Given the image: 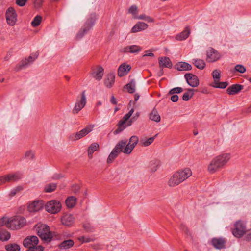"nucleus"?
Wrapping results in <instances>:
<instances>
[{"instance_id":"obj_44","label":"nucleus","mask_w":251,"mask_h":251,"mask_svg":"<svg viewBox=\"0 0 251 251\" xmlns=\"http://www.w3.org/2000/svg\"><path fill=\"white\" fill-rule=\"evenodd\" d=\"M56 185L55 183H50L47 185L44 188L46 192L50 193L55 190L56 188Z\"/></svg>"},{"instance_id":"obj_55","label":"nucleus","mask_w":251,"mask_h":251,"mask_svg":"<svg viewBox=\"0 0 251 251\" xmlns=\"http://www.w3.org/2000/svg\"><path fill=\"white\" fill-rule=\"evenodd\" d=\"M135 115H136V116L132 117L131 119L130 120V121L128 122V123L127 124L128 126L131 125L133 122L136 121L138 117L139 116V113L137 112Z\"/></svg>"},{"instance_id":"obj_56","label":"nucleus","mask_w":251,"mask_h":251,"mask_svg":"<svg viewBox=\"0 0 251 251\" xmlns=\"http://www.w3.org/2000/svg\"><path fill=\"white\" fill-rule=\"evenodd\" d=\"M27 0H16V4L20 6H24Z\"/></svg>"},{"instance_id":"obj_40","label":"nucleus","mask_w":251,"mask_h":251,"mask_svg":"<svg viewBox=\"0 0 251 251\" xmlns=\"http://www.w3.org/2000/svg\"><path fill=\"white\" fill-rule=\"evenodd\" d=\"M77 240L81 244L87 243L94 241V239L89 236H79L77 238Z\"/></svg>"},{"instance_id":"obj_30","label":"nucleus","mask_w":251,"mask_h":251,"mask_svg":"<svg viewBox=\"0 0 251 251\" xmlns=\"http://www.w3.org/2000/svg\"><path fill=\"white\" fill-rule=\"evenodd\" d=\"M115 76L113 74L107 75L104 80V84L108 88H111L114 83Z\"/></svg>"},{"instance_id":"obj_4","label":"nucleus","mask_w":251,"mask_h":251,"mask_svg":"<svg viewBox=\"0 0 251 251\" xmlns=\"http://www.w3.org/2000/svg\"><path fill=\"white\" fill-rule=\"evenodd\" d=\"M26 224V219L20 216L12 217L5 222L6 226L11 230H18L22 228Z\"/></svg>"},{"instance_id":"obj_1","label":"nucleus","mask_w":251,"mask_h":251,"mask_svg":"<svg viewBox=\"0 0 251 251\" xmlns=\"http://www.w3.org/2000/svg\"><path fill=\"white\" fill-rule=\"evenodd\" d=\"M231 158L229 153H224L214 157L207 166V171L210 174H214L220 169L224 168Z\"/></svg>"},{"instance_id":"obj_43","label":"nucleus","mask_w":251,"mask_h":251,"mask_svg":"<svg viewBox=\"0 0 251 251\" xmlns=\"http://www.w3.org/2000/svg\"><path fill=\"white\" fill-rule=\"evenodd\" d=\"M42 20V18L41 16H39V15H37L34 18V19L33 20V21H32V22L31 23L32 26L33 27H36V26H38L40 24Z\"/></svg>"},{"instance_id":"obj_47","label":"nucleus","mask_w":251,"mask_h":251,"mask_svg":"<svg viewBox=\"0 0 251 251\" xmlns=\"http://www.w3.org/2000/svg\"><path fill=\"white\" fill-rule=\"evenodd\" d=\"M183 91V89L181 87H176L172 89L169 91V94L173 95L176 93H180Z\"/></svg>"},{"instance_id":"obj_63","label":"nucleus","mask_w":251,"mask_h":251,"mask_svg":"<svg viewBox=\"0 0 251 251\" xmlns=\"http://www.w3.org/2000/svg\"><path fill=\"white\" fill-rule=\"evenodd\" d=\"M145 56H151V57H153L154 56V54L152 53H147V54H145L143 55V57H145Z\"/></svg>"},{"instance_id":"obj_6","label":"nucleus","mask_w":251,"mask_h":251,"mask_svg":"<svg viewBox=\"0 0 251 251\" xmlns=\"http://www.w3.org/2000/svg\"><path fill=\"white\" fill-rule=\"evenodd\" d=\"M96 19L95 14L91 15L84 24L82 27L76 35V38L79 39L81 38L85 34H86L94 25L95 21Z\"/></svg>"},{"instance_id":"obj_32","label":"nucleus","mask_w":251,"mask_h":251,"mask_svg":"<svg viewBox=\"0 0 251 251\" xmlns=\"http://www.w3.org/2000/svg\"><path fill=\"white\" fill-rule=\"evenodd\" d=\"M192 63L196 67L200 70L203 69L205 67L204 61L201 59H194L192 60Z\"/></svg>"},{"instance_id":"obj_23","label":"nucleus","mask_w":251,"mask_h":251,"mask_svg":"<svg viewBox=\"0 0 251 251\" xmlns=\"http://www.w3.org/2000/svg\"><path fill=\"white\" fill-rule=\"evenodd\" d=\"M148 27V25L144 22H138L132 28L131 30V33H136L146 29Z\"/></svg>"},{"instance_id":"obj_34","label":"nucleus","mask_w":251,"mask_h":251,"mask_svg":"<svg viewBox=\"0 0 251 251\" xmlns=\"http://www.w3.org/2000/svg\"><path fill=\"white\" fill-rule=\"evenodd\" d=\"M11 237L10 233L6 229L0 228V240L5 241L8 240Z\"/></svg>"},{"instance_id":"obj_21","label":"nucleus","mask_w":251,"mask_h":251,"mask_svg":"<svg viewBox=\"0 0 251 251\" xmlns=\"http://www.w3.org/2000/svg\"><path fill=\"white\" fill-rule=\"evenodd\" d=\"M38 55V52H36L35 53H32L27 59H25V60H23L20 64V68L32 63L37 58Z\"/></svg>"},{"instance_id":"obj_35","label":"nucleus","mask_w":251,"mask_h":251,"mask_svg":"<svg viewBox=\"0 0 251 251\" xmlns=\"http://www.w3.org/2000/svg\"><path fill=\"white\" fill-rule=\"evenodd\" d=\"M76 202V198L74 196H70L68 197L65 201L66 206L68 208L74 207L75 205Z\"/></svg>"},{"instance_id":"obj_22","label":"nucleus","mask_w":251,"mask_h":251,"mask_svg":"<svg viewBox=\"0 0 251 251\" xmlns=\"http://www.w3.org/2000/svg\"><path fill=\"white\" fill-rule=\"evenodd\" d=\"M211 242L213 246L216 249H221L225 247L226 240L224 238H214Z\"/></svg>"},{"instance_id":"obj_53","label":"nucleus","mask_w":251,"mask_h":251,"mask_svg":"<svg viewBox=\"0 0 251 251\" xmlns=\"http://www.w3.org/2000/svg\"><path fill=\"white\" fill-rule=\"evenodd\" d=\"M34 155L33 152L31 151H28L25 153V157L28 159H33Z\"/></svg>"},{"instance_id":"obj_8","label":"nucleus","mask_w":251,"mask_h":251,"mask_svg":"<svg viewBox=\"0 0 251 251\" xmlns=\"http://www.w3.org/2000/svg\"><path fill=\"white\" fill-rule=\"evenodd\" d=\"M86 97L85 91H83L80 96H78L75 105L72 110L74 114H77L86 105Z\"/></svg>"},{"instance_id":"obj_5","label":"nucleus","mask_w":251,"mask_h":251,"mask_svg":"<svg viewBox=\"0 0 251 251\" xmlns=\"http://www.w3.org/2000/svg\"><path fill=\"white\" fill-rule=\"evenodd\" d=\"M36 231L38 236L42 240L47 242H49L51 241L53 234L50 231L48 226L41 224L37 226Z\"/></svg>"},{"instance_id":"obj_28","label":"nucleus","mask_w":251,"mask_h":251,"mask_svg":"<svg viewBox=\"0 0 251 251\" xmlns=\"http://www.w3.org/2000/svg\"><path fill=\"white\" fill-rule=\"evenodd\" d=\"M7 182H11L18 180L22 177V175L20 173L16 172L13 174H9L5 175Z\"/></svg>"},{"instance_id":"obj_3","label":"nucleus","mask_w":251,"mask_h":251,"mask_svg":"<svg viewBox=\"0 0 251 251\" xmlns=\"http://www.w3.org/2000/svg\"><path fill=\"white\" fill-rule=\"evenodd\" d=\"M127 140H123L119 141L113 149L107 158V163H111L118 155L120 152H124L126 154H129L131 152H127L126 149Z\"/></svg>"},{"instance_id":"obj_49","label":"nucleus","mask_w":251,"mask_h":251,"mask_svg":"<svg viewBox=\"0 0 251 251\" xmlns=\"http://www.w3.org/2000/svg\"><path fill=\"white\" fill-rule=\"evenodd\" d=\"M137 7L135 5L131 6L129 9V12L133 15L134 18V16H137Z\"/></svg>"},{"instance_id":"obj_62","label":"nucleus","mask_w":251,"mask_h":251,"mask_svg":"<svg viewBox=\"0 0 251 251\" xmlns=\"http://www.w3.org/2000/svg\"><path fill=\"white\" fill-rule=\"evenodd\" d=\"M110 102L113 104H116L117 103L116 99L113 96L111 98Z\"/></svg>"},{"instance_id":"obj_7","label":"nucleus","mask_w":251,"mask_h":251,"mask_svg":"<svg viewBox=\"0 0 251 251\" xmlns=\"http://www.w3.org/2000/svg\"><path fill=\"white\" fill-rule=\"evenodd\" d=\"M246 232V226L243 221L239 220L234 224V228L232 229V234L235 237L240 238L243 236Z\"/></svg>"},{"instance_id":"obj_33","label":"nucleus","mask_w":251,"mask_h":251,"mask_svg":"<svg viewBox=\"0 0 251 251\" xmlns=\"http://www.w3.org/2000/svg\"><path fill=\"white\" fill-rule=\"evenodd\" d=\"M99 148V145L96 143L91 144L88 149V157L90 159L92 158V154L94 151H97Z\"/></svg>"},{"instance_id":"obj_57","label":"nucleus","mask_w":251,"mask_h":251,"mask_svg":"<svg viewBox=\"0 0 251 251\" xmlns=\"http://www.w3.org/2000/svg\"><path fill=\"white\" fill-rule=\"evenodd\" d=\"M80 189V186L78 185H74L72 186V190L74 193H76L79 191Z\"/></svg>"},{"instance_id":"obj_36","label":"nucleus","mask_w":251,"mask_h":251,"mask_svg":"<svg viewBox=\"0 0 251 251\" xmlns=\"http://www.w3.org/2000/svg\"><path fill=\"white\" fill-rule=\"evenodd\" d=\"M134 112V109L131 108L128 113L126 114L123 119L119 122V126H122L123 125L125 124L126 121L129 119V118L131 116L133 113Z\"/></svg>"},{"instance_id":"obj_39","label":"nucleus","mask_w":251,"mask_h":251,"mask_svg":"<svg viewBox=\"0 0 251 251\" xmlns=\"http://www.w3.org/2000/svg\"><path fill=\"white\" fill-rule=\"evenodd\" d=\"M155 137H150L147 139H142L140 141V144L142 146L147 147L150 145L154 140Z\"/></svg>"},{"instance_id":"obj_64","label":"nucleus","mask_w":251,"mask_h":251,"mask_svg":"<svg viewBox=\"0 0 251 251\" xmlns=\"http://www.w3.org/2000/svg\"><path fill=\"white\" fill-rule=\"evenodd\" d=\"M246 240L247 241H251V233L248 234L246 236Z\"/></svg>"},{"instance_id":"obj_61","label":"nucleus","mask_w":251,"mask_h":251,"mask_svg":"<svg viewBox=\"0 0 251 251\" xmlns=\"http://www.w3.org/2000/svg\"><path fill=\"white\" fill-rule=\"evenodd\" d=\"M145 21H146L148 22L153 23L154 22L155 20L153 18L147 16Z\"/></svg>"},{"instance_id":"obj_60","label":"nucleus","mask_w":251,"mask_h":251,"mask_svg":"<svg viewBox=\"0 0 251 251\" xmlns=\"http://www.w3.org/2000/svg\"><path fill=\"white\" fill-rule=\"evenodd\" d=\"M147 16L145 14H142L139 16H134V18L145 20Z\"/></svg>"},{"instance_id":"obj_46","label":"nucleus","mask_w":251,"mask_h":251,"mask_svg":"<svg viewBox=\"0 0 251 251\" xmlns=\"http://www.w3.org/2000/svg\"><path fill=\"white\" fill-rule=\"evenodd\" d=\"M23 187L21 186H18L16 187V188L13 189L10 193V196L11 197L14 196L17 193L20 192L23 190Z\"/></svg>"},{"instance_id":"obj_31","label":"nucleus","mask_w":251,"mask_h":251,"mask_svg":"<svg viewBox=\"0 0 251 251\" xmlns=\"http://www.w3.org/2000/svg\"><path fill=\"white\" fill-rule=\"evenodd\" d=\"M176 67L177 70L179 71H186L190 70L192 69V66L186 62H179L176 64Z\"/></svg>"},{"instance_id":"obj_50","label":"nucleus","mask_w":251,"mask_h":251,"mask_svg":"<svg viewBox=\"0 0 251 251\" xmlns=\"http://www.w3.org/2000/svg\"><path fill=\"white\" fill-rule=\"evenodd\" d=\"M26 251H43V248L41 246L36 245L29 248Z\"/></svg>"},{"instance_id":"obj_59","label":"nucleus","mask_w":251,"mask_h":251,"mask_svg":"<svg viewBox=\"0 0 251 251\" xmlns=\"http://www.w3.org/2000/svg\"><path fill=\"white\" fill-rule=\"evenodd\" d=\"M178 96L177 95H173L171 97V100L173 102H176L178 101Z\"/></svg>"},{"instance_id":"obj_12","label":"nucleus","mask_w":251,"mask_h":251,"mask_svg":"<svg viewBox=\"0 0 251 251\" xmlns=\"http://www.w3.org/2000/svg\"><path fill=\"white\" fill-rule=\"evenodd\" d=\"M6 19L9 25L13 26L15 24L17 21V14L13 7H9L6 10Z\"/></svg>"},{"instance_id":"obj_11","label":"nucleus","mask_w":251,"mask_h":251,"mask_svg":"<svg viewBox=\"0 0 251 251\" xmlns=\"http://www.w3.org/2000/svg\"><path fill=\"white\" fill-rule=\"evenodd\" d=\"M212 76L214 79V82L211 86L215 88H225L227 85L226 82L219 81L220 78V72L218 70H215L213 71Z\"/></svg>"},{"instance_id":"obj_2","label":"nucleus","mask_w":251,"mask_h":251,"mask_svg":"<svg viewBox=\"0 0 251 251\" xmlns=\"http://www.w3.org/2000/svg\"><path fill=\"white\" fill-rule=\"evenodd\" d=\"M192 175V171L188 168L179 170L171 176L168 180V185L171 187H176L186 180Z\"/></svg>"},{"instance_id":"obj_45","label":"nucleus","mask_w":251,"mask_h":251,"mask_svg":"<svg viewBox=\"0 0 251 251\" xmlns=\"http://www.w3.org/2000/svg\"><path fill=\"white\" fill-rule=\"evenodd\" d=\"M6 249L7 251H19L20 248L17 244H13L7 245Z\"/></svg>"},{"instance_id":"obj_19","label":"nucleus","mask_w":251,"mask_h":251,"mask_svg":"<svg viewBox=\"0 0 251 251\" xmlns=\"http://www.w3.org/2000/svg\"><path fill=\"white\" fill-rule=\"evenodd\" d=\"M75 222V217L70 214H66L61 218V223L66 226H71Z\"/></svg>"},{"instance_id":"obj_9","label":"nucleus","mask_w":251,"mask_h":251,"mask_svg":"<svg viewBox=\"0 0 251 251\" xmlns=\"http://www.w3.org/2000/svg\"><path fill=\"white\" fill-rule=\"evenodd\" d=\"M61 204L57 200H51L48 201L45 205L46 210L51 214L58 213L61 209Z\"/></svg>"},{"instance_id":"obj_52","label":"nucleus","mask_w":251,"mask_h":251,"mask_svg":"<svg viewBox=\"0 0 251 251\" xmlns=\"http://www.w3.org/2000/svg\"><path fill=\"white\" fill-rule=\"evenodd\" d=\"M83 228L87 232H92L93 230V228L91 226L89 223L84 224Z\"/></svg>"},{"instance_id":"obj_37","label":"nucleus","mask_w":251,"mask_h":251,"mask_svg":"<svg viewBox=\"0 0 251 251\" xmlns=\"http://www.w3.org/2000/svg\"><path fill=\"white\" fill-rule=\"evenodd\" d=\"M135 87L136 82L134 80H131L129 83L127 84L125 86V88H126L129 93H134L135 91Z\"/></svg>"},{"instance_id":"obj_13","label":"nucleus","mask_w":251,"mask_h":251,"mask_svg":"<svg viewBox=\"0 0 251 251\" xmlns=\"http://www.w3.org/2000/svg\"><path fill=\"white\" fill-rule=\"evenodd\" d=\"M104 69L100 66L94 67L90 73L91 76L98 81H100L102 79Z\"/></svg>"},{"instance_id":"obj_42","label":"nucleus","mask_w":251,"mask_h":251,"mask_svg":"<svg viewBox=\"0 0 251 251\" xmlns=\"http://www.w3.org/2000/svg\"><path fill=\"white\" fill-rule=\"evenodd\" d=\"M193 89H189L188 90V92L185 93L183 94L182 96V99L184 101H187L193 97Z\"/></svg>"},{"instance_id":"obj_14","label":"nucleus","mask_w":251,"mask_h":251,"mask_svg":"<svg viewBox=\"0 0 251 251\" xmlns=\"http://www.w3.org/2000/svg\"><path fill=\"white\" fill-rule=\"evenodd\" d=\"M187 83L192 87H197L199 85V79L196 75L189 73L184 75Z\"/></svg>"},{"instance_id":"obj_16","label":"nucleus","mask_w":251,"mask_h":251,"mask_svg":"<svg viewBox=\"0 0 251 251\" xmlns=\"http://www.w3.org/2000/svg\"><path fill=\"white\" fill-rule=\"evenodd\" d=\"M220 58V55L215 49L211 48L207 51L206 61L207 62H215Z\"/></svg>"},{"instance_id":"obj_58","label":"nucleus","mask_w":251,"mask_h":251,"mask_svg":"<svg viewBox=\"0 0 251 251\" xmlns=\"http://www.w3.org/2000/svg\"><path fill=\"white\" fill-rule=\"evenodd\" d=\"M6 182H7L5 175L0 177V185L4 184Z\"/></svg>"},{"instance_id":"obj_26","label":"nucleus","mask_w":251,"mask_h":251,"mask_svg":"<svg viewBox=\"0 0 251 251\" xmlns=\"http://www.w3.org/2000/svg\"><path fill=\"white\" fill-rule=\"evenodd\" d=\"M141 50V48L137 45H131L125 47L122 51L126 53H137Z\"/></svg>"},{"instance_id":"obj_38","label":"nucleus","mask_w":251,"mask_h":251,"mask_svg":"<svg viewBox=\"0 0 251 251\" xmlns=\"http://www.w3.org/2000/svg\"><path fill=\"white\" fill-rule=\"evenodd\" d=\"M150 119L152 121L158 122L160 121V116L158 112L153 109L150 114Z\"/></svg>"},{"instance_id":"obj_41","label":"nucleus","mask_w":251,"mask_h":251,"mask_svg":"<svg viewBox=\"0 0 251 251\" xmlns=\"http://www.w3.org/2000/svg\"><path fill=\"white\" fill-rule=\"evenodd\" d=\"M74 244V242L72 240H65L61 243L60 247V248L67 249L72 247Z\"/></svg>"},{"instance_id":"obj_10","label":"nucleus","mask_w":251,"mask_h":251,"mask_svg":"<svg viewBox=\"0 0 251 251\" xmlns=\"http://www.w3.org/2000/svg\"><path fill=\"white\" fill-rule=\"evenodd\" d=\"M94 127V125H89L79 132L73 133L70 136V139L73 141L78 140L88 134L90 132L92 131Z\"/></svg>"},{"instance_id":"obj_15","label":"nucleus","mask_w":251,"mask_h":251,"mask_svg":"<svg viewBox=\"0 0 251 251\" xmlns=\"http://www.w3.org/2000/svg\"><path fill=\"white\" fill-rule=\"evenodd\" d=\"M38 238L36 236H30L25 238L23 241V245L25 247L31 248L38 245Z\"/></svg>"},{"instance_id":"obj_25","label":"nucleus","mask_w":251,"mask_h":251,"mask_svg":"<svg viewBox=\"0 0 251 251\" xmlns=\"http://www.w3.org/2000/svg\"><path fill=\"white\" fill-rule=\"evenodd\" d=\"M190 34V29L186 26L184 30L176 36V39L178 41H182L186 39Z\"/></svg>"},{"instance_id":"obj_27","label":"nucleus","mask_w":251,"mask_h":251,"mask_svg":"<svg viewBox=\"0 0 251 251\" xmlns=\"http://www.w3.org/2000/svg\"><path fill=\"white\" fill-rule=\"evenodd\" d=\"M243 88V86L240 84H234L229 87L226 91L229 95H234L240 92Z\"/></svg>"},{"instance_id":"obj_48","label":"nucleus","mask_w":251,"mask_h":251,"mask_svg":"<svg viewBox=\"0 0 251 251\" xmlns=\"http://www.w3.org/2000/svg\"><path fill=\"white\" fill-rule=\"evenodd\" d=\"M236 71L240 73H244L246 72V68L242 65H237L235 67Z\"/></svg>"},{"instance_id":"obj_18","label":"nucleus","mask_w":251,"mask_h":251,"mask_svg":"<svg viewBox=\"0 0 251 251\" xmlns=\"http://www.w3.org/2000/svg\"><path fill=\"white\" fill-rule=\"evenodd\" d=\"M139 141L138 137L137 136H132L129 140L128 143H127L126 149L127 152H131L137 145Z\"/></svg>"},{"instance_id":"obj_29","label":"nucleus","mask_w":251,"mask_h":251,"mask_svg":"<svg viewBox=\"0 0 251 251\" xmlns=\"http://www.w3.org/2000/svg\"><path fill=\"white\" fill-rule=\"evenodd\" d=\"M160 165V161L158 159H153L151 160L149 164L148 167L150 171L152 172H155Z\"/></svg>"},{"instance_id":"obj_20","label":"nucleus","mask_w":251,"mask_h":251,"mask_svg":"<svg viewBox=\"0 0 251 251\" xmlns=\"http://www.w3.org/2000/svg\"><path fill=\"white\" fill-rule=\"evenodd\" d=\"M131 67L126 63H122L118 70V75L120 77L126 75L130 70Z\"/></svg>"},{"instance_id":"obj_24","label":"nucleus","mask_w":251,"mask_h":251,"mask_svg":"<svg viewBox=\"0 0 251 251\" xmlns=\"http://www.w3.org/2000/svg\"><path fill=\"white\" fill-rule=\"evenodd\" d=\"M159 64L160 68L166 67L170 68L172 67V63L167 57H161L158 58Z\"/></svg>"},{"instance_id":"obj_17","label":"nucleus","mask_w":251,"mask_h":251,"mask_svg":"<svg viewBox=\"0 0 251 251\" xmlns=\"http://www.w3.org/2000/svg\"><path fill=\"white\" fill-rule=\"evenodd\" d=\"M44 204L43 201H35L28 205V210L30 212L38 211L43 207Z\"/></svg>"},{"instance_id":"obj_51","label":"nucleus","mask_w":251,"mask_h":251,"mask_svg":"<svg viewBox=\"0 0 251 251\" xmlns=\"http://www.w3.org/2000/svg\"><path fill=\"white\" fill-rule=\"evenodd\" d=\"M44 0H34V5L36 8L41 7Z\"/></svg>"},{"instance_id":"obj_54","label":"nucleus","mask_w":251,"mask_h":251,"mask_svg":"<svg viewBox=\"0 0 251 251\" xmlns=\"http://www.w3.org/2000/svg\"><path fill=\"white\" fill-rule=\"evenodd\" d=\"M180 229L187 235H190V233L188 228L184 225L182 224L180 226Z\"/></svg>"}]
</instances>
